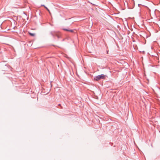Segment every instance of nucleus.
<instances>
[{"label": "nucleus", "instance_id": "1", "mask_svg": "<svg viewBox=\"0 0 160 160\" xmlns=\"http://www.w3.org/2000/svg\"><path fill=\"white\" fill-rule=\"evenodd\" d=\"M106 78L104 74H101L96 76L94 78V79L95 80L98 81L101 79H105Z\"/></svg>", "mask_w": 160, "mask_h": 160}, {"label": "nucleus", "instance_id": "2", "mask_svg": "<svg viewBox=\"0 0 160 160\" xmlns=\"http://www.w3.org/2000/svg\"><path fill=\"white\" fill-rule=\"evenodd\" d=\"M63 29V30H64L65 31H69V32H73V31L72 30H68V29Z\"/></svg>", "mask_w": 160, "mask_h": 160}, {"label": "nucleus", "instance_id": "3", "mask_svg": "<svg viewBox=\"0 0 160 160\" xmlns=\"http://www.w3.org/2000/svg\"><path fill=\"white\" fill-rule=\"evenodd\" d=\"M42 6H44L45 7V8L49 12V13L50 14H51V12H50L48 8L47 7H45L44 5H42Z\"/></svg>", "mask_w": 160, "mask_h": 160}, {"label": "nucleus", "instance_id": "4", "mask_svg": "<svg viewBox=\"0 0 160 160\" xmlns=\"http://www.w3.org/2000/svg\"><path fill=\"white\" fill-rule=\"evenodd\" d=\"M29 34L31 36H34L35 35V34L34 33H32L30 32H29Z\"/></svg>", "mask_w": 160, "mask_h": 160}]
</instances>
